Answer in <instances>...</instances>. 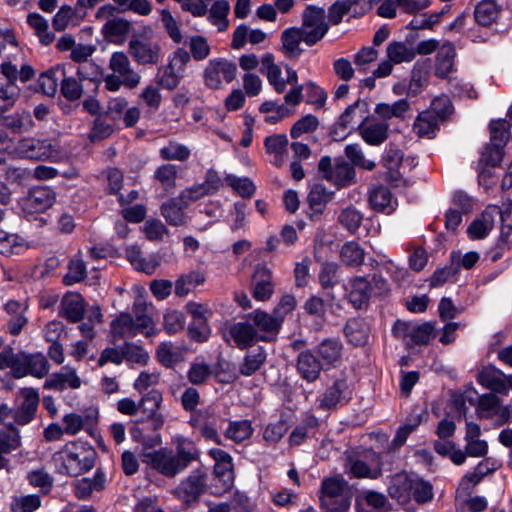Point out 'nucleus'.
<instances>
[{"label":"nucleus","mask_w":512,"mask_h":512,"mask_svg":"<svg viewBox=\"0 0 512 512\" xmlns=\"http://www.w3.org/2000/svg\"><path fill=\"white\" fill-rule=\"evenodd\" d=\"M66 373L55 372L49 375L44 382V389L62 392L68 387L78 389L81 386V379L77 375L75 369L64 366L62 368Z\"/></svg>","instance_id":"21"},{"label":"nucleus","mask_w":512,"mask_h":512,"mask_svg":"<svg viewBox=\"0 0 512 512\" xmlns=\"http://www.w3.org/2000/svg\"><path fill=\"white\" fill-rule=\"evenodd\" d=\"M427 111H433L438 120L446 121L453 114L454 106L451 99L443 94L431 101L430 108Z\"/></svg>","instance_id":"62"},{"label":"nucleus","mask_w":512,"mask_h":512,"mask_svg":"<svg viewBox=\"0 0 512 512\" xmlns=\"http://www.w3.org/2000/svg\"><path fill=\"white\" fill-rule=\"evenodd\" d=\"M61 307L62 312H60V315L70 323H77L84 317V301L80 294L70 298L64 297L61 301Z\"/></svg>","instance_id":"36"},{"label":"nucleus","mask_w":512,"mask_h":512,"mask_svg":"<svg viewBox=\"0 0 512 512\" xmlns=\"http://www.w3.org/2000/svg\"><path fill=\"white\" fill-rule=\"evenodd\" d=\"M368 203L374 212L385 215L393 214L398 207L397 198L384 185H378L369 190Z\"/></svg>","instance_id":"13"},{"label":"nucleus","mask_w":512,"mask_h":512,"mask_svg":"<svg viewBox=\"0 0 512 512\" xmlns=\"http://www.w3.org/2000/svg\"><path fill=\"white\" fill-rule=\"evenodd\" d=\"M505 155L504 147L497 142L486 144L479 159V165L499 167Z\"/></svg>","instance_id":"53"},{"label":"nucleus","mask_w":512,"mask_h":512,"mask_svg":"<svg viewBox=\"0 0 512 512\" xmlns=\"http://www.w3.org/2000/svg\"><path fill=\"white\" fill-rule=\"evenodd\" d=\"M76 75L82 83L87 82V88L91 89L94 94H97L99 86L104 79V70L94 61H90L80 64L77 67Z\"/></svg>","instance_id":"28"},{"label":"nucleus","mask_w":512,"mask_h":512,"mask_svg":"<svg viewBox=\"0 0 512 512\" xmlns=\"http://www.w3.org/2000/svg\"><path fill=\"white\" fill-rule=\"evenodd\" d=\"M364 249L356 241L346 242L340 251L341 260L348 266L357 267L364 261Z\"/></svg>","instance_id":"46"},{"label":"nucleus","mask_w":512,"mask_h":512,"mask_svg":"<svg viewBox=\"0 0 512 512\" xmlns=\"http://www.w3.org/2000/svg\"><path fill=\"white\" fill-rule=\"evenodd\" d=\"M353 398V388L346 378H338L329 385L320 400L319 408L324 411L336 410L348 404Z\"/></svg>","instance_id":"11"},{"label":"nucleus","mask_w":512,"mask_h":512,"mask_svg":"<svg viewBox=\"0 0 512 512\" xmlns=\"http://www.w3.org/2000/svg\"><path fill=\"white\" fill-rule=\"evenodd\" d=\"M439 121L433 111L424 110L414 121V131L419 137L434 139L440 130Z\"/></svg>","instance_id":"32"},{"label":"nucleus","mask_w":512,"mask_h":512,"mask_svg":"<svg viewBox=\"0 0 512 512\" xmlns=\"http://www.w3.org/2000/svg\"><path fill=\"white\" fill-rule=\"evenodd\" d=\"M371 297V282L365 277L357 276L351 281L349 302L355 309H362L369 303Z\"/></svg>","instance_id":"29"},{"label":"nucleus","mask_w":512,"mask_h":512,"mask_svg":"<svg viewBox=\"0 0 512 512\" xmlns=\"http://www.w3.org/2000/svg\"><path fill=\"white\" fill-rule=\"evenodd\" d=\"M346 487L347 482L342 477H326L321 482L319 496L337 498L342 496Z\"/></svg>","instance_id":"52"},{"label":"nucleus","mask_w":512,"mask_h":512,"mask_svg":"<svg viewBox=\"0 0 512 512\" xmlns=\"http://www.w3.org/2000/svg\"><path fill=\"white\" fill-rule=\"evenodd\" d=\"M356 173L354 166L344 159L339 158L335 161L333 182L338 187H344L355 179Z\"/></svg>","instance_id":"49"},{"label":"nucleus","mask_w":512,"mask_h":512,"mask_svg":"<svg viewBox=\"0 0 512 512\" xmlns=\"http://www.w3.org/2000/svg\"><path fill=\"white\" fill-rule=\"evenodd\" d=\"M413 478L407 473H398L394 475L387 488L388 495L396 500L400 505L410 504L412 499Z\"/></svg>","instance_id":"19"},{"label":"nucleus","mask_w":512,"mask_h":512,"mask_svg":"<svg viewBox=\"0 0 512 512\" xmlns=\"http://www.w3.org/2000/svg\"><path fill=\"white\" fill-rule=\"evenodd\" d=\"M387 56L394 64L402 62H411L416 57V52L413 48H408L405 43L393 41L387 46Z\"/></svg>","instance_id":"47"},{"label":"nucleus","mask_w":512,"mask_h":512,"mask_svg":"<svg viewBox=\"0 0 512 512\" xmlns=\"http://www.w3.org/2000/svg\"><path fill=\"white\" fill-rule=\"evenodd\" d=\"M10 412L8 406L2 403V418ZM2 429V455L16 450L21 445V436L19 429L12 423L4 424Z\"/></svg>","instance_id":"33"},{"label":"nucleus","mask_w":512,"mask_h":512,"mask_svg":"<svg viewBox=\"0 0 512 512\" xmlns=\"http://www.w3.org/2000/svg\"><path fill=\"white\" fill-rule=\"evenodd\" d=\"M83 83L73 76H67L66 73L62 76L60 92L65 99L70 102L79 100L83 94Z\"/></svg>","instance_id":"50"},{"label":"nucleus","mask_w":512,"mask_h":512,"mask_svg":"<svg viewBox=\"0 0 512 512\" xmlns=\"http://www.w3.org/2000/svg\"><path fill=\"white\" fill-rule=\"evenodd\" d=\"M249 321L235 322L228 329L235 346L240 350L249 349L261 341L258 339V330Z\"/></svg>","instance_id":"17"},{"label":"nucleus","mask_w":512,"mask_h":512,"mask_svg":"<svg viewBox=\"0 0 512 512\" xmlns=\"http://www.w3.org/2000/svg\"><path fill=\"white\" fill-rule=\"evenodd\" d=\"M35 73V69L29 64L22 65L18 70L17 66L10 61L2 62V76L7 79L6 85H2V100H13L17 97L20 88L16 85V81L19 79L22 83H26L34 78Z\"/></svg>","instance_id":"8"},{"label":"nucleus","mask_w":512,"mask_h":512,"mask_svg":"<svg viewBox=\"0 0 512 512\" xmlns=\"http://www.w3.org/2000/svg\"><path fill=\"white\" fill-rule=\"evenodd\" d=\"M500 9L494 0H483L474 9L475 22L483 27H489L496 22Z\"/></svg>","instance_id":"35"},{"label":"nucleus","mask_w":512,"mask_h":512,"mask_svg":"<svg viewBox=\"0 0 512 512\" xmlns=\"http://www.w3.org/2000/svg\"><path fill=\"white\" fill-rule=\"evenodd\" d=\"M343 333L350 344L361 347L368 342L370 327L364 318L353 317L346 321Z\"/></svg>","instance_id":"23"},{"label":"nucleus","mask_w":512,"mask_h":512,"mask_svg":"<svg viewBox=\"0 0 512 512\" xmlns=\"http://www.w3.org/2000/svg\"><path fill=\"white\" fill-rule=\"evenodd\" d=\"M130 21L124 18H113L108 20L101 29L104 38L112 41L113 37L125 38L132 30Z\"/></svg>","instance_id":"43"},{"label":"nucleus","mask_w":512,"mask_h":512,"mask_svg":"<svg viewBox=\"0 0 512 512\" xmlns=\"http://www.w3.org/2000/svg\"><path fill=\"white\" fill-rule=\"evenodd\" d=\"M267 353L262 346H258L254 350L248 352L242 363L239 365V373L242 376L250 377L254 375L266 362Z\"/></svg>","instance_id":"34"},{"label":"nucleus","mask_w":512,"mask_h":512,"mask_svg":"<svg viewBox=\"0 0 512 512\" xmlns=\"http://www.w3.org/2000/svg\"><path fill=\"white\" fill-rule=\"evenodd\" d=\"M26 358L28 354L22 351L14 353L13 348L7 345L2 349V368H10L12 375L17 379L25 377L27 376Z\"/></svg>","instance_id":"30"},{"label":"nucleus","mask_w":512,"mask_h":512,"mask_svg":"<svg viewBox=\"0 0 512 512\" xmlns=\"http://www.w3.org/2000/svg\"><path fill=\"white\" fill-rule=\"evenodd\" d=\"M68 272L63 276L62 283L65 286H72L84 281L87 277L86 264L78 255L68 262Z\"/></svg>","instance_id":"42"},{"label":"nucleus","mask_w":512,"mask_h":512,"mask_svg":"<svg viewBox=\"0 0 512 512\" xmlns=\"http://www.w3.org/2000/svg\"><path fill=\"white\" fill-rule=\"evenodd\" d=\"M297 370L304 380L312 383L320 377L321 371L325 370V366L315 352L305 350L300 352L297 357Z\"/></svg>","instance_id":"18"},{"label":"nucleus","mask_w":512,"mask_h":512,"mask_svg":"<svg viewBox=\"0 0 512 512\" xmlns=\"http://www.w3.org/2000/svg\"><path fill=\"white\" fill-rule=\"evenodd\" d=\"M156 359L165 368L171 369L182 361V353L171 342H161L156 349Z\"/></svg>","instance_id":"40"},{"label":"nucleus","mask_w":512,"mask_h":512,"mask_svg":"<svg viewBox=\"0 0 512 512\" xmlns=\"http://www.w3.org/2000/svg\"><path fill=\"white\" fill-rule=\"evenodd\" d=\"M236 74L235 62L222 57L212 58L203 71V83L210 90H219L222 88L221 75L226 83H231Z\"/></svg>","instance_id":"6"},{"label":"nucleus","mask_w":512,"mask_h":512,"mask_svg":"<svg viewBox=\"0 0 512 512\" xmlns=\"http://www.w3.org/2000/svg\"><path fill=\"white\" fill-rule=\"evenodd\" d=\"M191 155L189 148L176 141H169L166 146L159 150V156L162 160L171 161H187Z\"/></svg>","instance_id":"48"},{"label":"nucleus","mask_w":512,"mask_h":512,"mask_svg":"<svg viewBox=\"0 0 512 512\" xmlns=\"http://www.w3.org/2000/svg\"><path fill=\"white\" fill-rule=\"evenodd\" d=\"M362 220V214L352 205L343 209L338 216V222L351 234H354L358 231Z\"/></svg>","instance_id":"56"},{"label":"nucleus","mask_w":512,"mask_h":512,"mask_svg":"<svg viewBox=\"0 0 512 512\" xmlns=\"http://www.w3.org/2000/svg\"><path fill=\"white\" fill-rule=\"evenodd\" d=\"M151 32V26H144L143 31L133 34L128 43V52L138 65H156L160 61L161 46L157 42L140 39Z\"/></svg>","instance_id":"5"},{"label":"nucleus","mask_w":512,"mask_h":512,"mask_svg":"<svg viewBox=\"0 0 512 512\" xmlns=\"http://www.w3.org/2000/svg\"><path fill=\"white\" fill-rule=\"evenodd\" d=\"M211 336V328L207 319L191 320L187 327V337L191 342L205 343Z\"/></svg>","instance_id":"51"},{"label":"nucleus","mask_w":512,"mask_h":512,"mask_svg":"<svg viewBox=\"0 0 512 512\" xmlns=\"http://www.w3.org/2000/svg\"><path fill=\"white\" fill-rule=\"evenodd\" d=\"M428 74L429 69L427 66L420 64L419 62L414 64L408 86L409 96H417L422 91L425 82L427 81Z\"/></svg>","instance_id":"54"},{"label":"nucleus","mask_w":512,"mask_h":512,"mask_svg":"<svg viewBox=\"0 0 512 512\" xmlns=\"http://www.w3.org/2000/svg\"><path fill=\"white\" fill-rule=\"evenodd\" d=\"M225 180L227 185L244 199H250L255 194L256 186L248 177L239 178L235 175H227Z\"/></svg>","instance_id":"55"},{"label":"nucleus","mask_w":512,"mask_h":512,"mask_svg":"<svg viewBox=\"0 0 512 512\" xmlns=\"http://www.w3.org/2000/svg\"><path fill=\"white\" fill-rule=\"evenodd\" d=\"M281 46L280 51L288 59H298L303 49L300 47L303 42L301 35V28L299 27H288L284 29L280 36Z\"/></svg>","instance_id":"24"},{"label":"nucleus","mask_w":512,"mask_h":512,"mask_svg":"<svg viewBox=\"0 0 512 512\" xmlns=\"http://www.w3.org/2000/svg\"><path fill=\"white\" fill-rule=\"evenodd\" d=\"M303 85L306 103L314 105L317 109L323 108L327 100L326 91L312 80H308Z\"/></svg>","instance_id":"60"},{"label":"nucleus","mask_w":512,"mask_h":512,"mask_svg":"<svg viewBox=\"0 0 512 512\" xmlns=\"http://www.w3.org/2000/svg\"><path fill=\"white\" fill-rule=\"evenodd\" d=\"M229 12L230 4L227 0H216L209 10L208 20L211 24L218 26L219 32H224L229 25L227 18Z\"/></svg>","instance_id":"38"},{"label":"nucleus","mask_w":512,"mask_h":512,"mask_svg":"<svg viewBox=\"0 0 512 512\" xmlns=\"http://www.w3.org/2000/svg\"><path fill=\"white\" fill-rule=\"evenodd\" d=\"M4 144L5 137L2 134V151L10 152V147ZM11 152L19 158L36 161H55L60 156L59 145L37 138L20 139Z\"/></svg>","instance_id":"3"},{"label":"nucleus","mask_w":512,"mask_h":512,"mask_svg":"<svg viewBox=\"0 0 512 512\" xmlns=\"http://www.w3.org/2000/svg\"><path fill=\"white\" fill-rule=\"evenodd\" d=\"M25 370L27 371V375L43 378L49 372V362L41 353L28 354Z\"/></svg>","instance_id":"57"},{"label":"nucleus","mask_w":512,"mask_h":512,"mask_svg":"<svg viewBox=\"0 0 512 512\" xmlns=\"http://www.w3.org/2000/svg\"><path fill=\"white\" fill-rule=\"evenodd\" d=\"M29 248V243L18 234L6 233L2 236V256L10 257L12 255H20Z\"/></svg>","instance_id":"44"},{"label":"nucleus","mask_w":512,"mask_h":512,"mask_svg":"<svg viewBox=\"0 0 512 512\" xmlns=\"http://www.w3.org/2000/svg\"><path fill=\"white\" fill-rule=\"evenodd\" d=\"M289 426L283 418L277 422L267 424L263 431V439L269 444H277L288 432Z\"/></svg>","instance_id":"63"},{"label":"nucleus","mask_w":512,"mask_h":512,"mask_svg":"<svg viewBox=\"0 0 512 512\" xmlns=\"http://www.w3.org/2000/svg\"><path fill=\"white\" fill-rule=\"evenodd\" d=\"M434 324L432 322H424L422 324H414L411 336L409 339V345L423 346L427 345L434 334Z\"/></svg>","instance_id":"58"},{"label":"nucleus","mask_w":512,"mask_h":512,"mask_svg":"<svg viewBox=\"0 0 512 512\" xmlns=\"http://www.w3.org/2000/svg\"><path fill=\"white\" fill-rule=\"evenodd\" d=\"M97 458L95 448L88 441H71L53 454V460L59 464L57 473L77 477L90 471Z\"/></svg>","instance_id":"2"},{"label":"nucleus","mask_w":512,"mask_h":512,"mask_svg":"<svg viewBox=\"0 0 512 512\" xmlns=\"http://www.w3.org/2000/svg\"><path fill=\"white\" fill-rule=\"evenodd\" d=\"M455 45L447 41L442 45L436 56L435 76L440 79H448L449 75L455 70L454 60L456 57Z\"/></svg>","instance_id":"25"},{"label":"nucleus","mask_w":512,"mask_h":512,"mask_svg":"<svg viewBox=\"0 0 512 512\" xmlns=\"http://www.w3.org/2000/svg\"><path fill=\"white\" fill-rule=\"evenodd\" d=\"M126 256L129 262L139 271L151 274L159 262L155 258L146 259L142 257L141 248L137 245H131L126 248Z\"/></svg>","instance_id":"39"},{"label":"nucleus","mask_w":512,"mask_h":512,"mask_svg":"<svg viewBox=\"0 0 512 512\" xmlns=\"http://www.w3.org/2000/svg\"><path fill=\"white\" fill-rule=\"evenodd\" d=\"M175 449L160 447L153 451L142 452V462L157 473L174 478L184 472L193 462L200 461L201 451L195 442L178 435L174 440Z\"/></svg>","instance_id":"1"},{"label":"nucleus","mask_w":512,"mask_h":512,"mask_svg":"<svg viewBox=\"0 0 512 512\" xmlns=\"http://www.w3.org/2000/svg\"><path fill=\"white\" fill-rule=\"evenodd\" d=\"M334 192L328 191L321 183L314 184L307 196L309 208L312 211L309 214L311 220H318L323 214L326 204L334 198Z\"/></svg>","instance_id":"22"},{"label":"nucleus","mask_w":512,"mask_h":512,"mask_svg":"<svg viewBox=\"0 0 512 512\" xmlns=\"http://www.w3.org/2000/svg\"><path fill=\"white\" fill-rule=\"evenodd\" d=\"M211 376L212 368L205 362H193L187 371V379L193 385H203Z\"/></svg>","instance_id":"59"},{"label":"nucleus","mask_w":512,"mask_h":512,"mask_svg":"<svg viewBox=\"0 0 512 512\" xmlns=\"http://www.w3.org/2000/svg\"><path fill=\"white\" fill-rule=\"evenodd\" d=\"M253 432L254 428L250 420L230 421L225 431V437L235 443H241L249 439Z\"/></svg>","instance_id":"41"},{"label":"nucleus","mask_w":512,"mask_h":512,"mask_svg":"<svg viewBox=\"0 0 512 512\" xmlns=\"http://www.w3.org/2000/svg\"><path fill=\"white\" fill-rule=\"evenodd\" d=\"M403 157V151L399 149L395 144L389 143L385 147L384 153L382 155V164L389 171L396 172L399 170L402 164Z\"/></svg>","instance_id":"64"},{"label":"nucleus","mask_w":512,"mask_h":512,"mask_svg":"<svg viewBox=\"0 0 512 512\" xmlns=\"http://www.w3.org/2000/svg\"><path fill=\"white\" fill-rule=\"evenodd\" d=\"M456 252H451V263L437 268L430 277V287L436 288L444 285L450 278L459 274V264H455Z\"/></svg>","instance_id":"45"},{"label":"nucleus","mask_w":512,"mask_h":512,"mask_svg":"<svg viewBox=\"0 0 512 512\" xmlns=\"http://www.w3.org/2000/svg\"><path fill=\"white\" fill-rule=\"evenodd\" d=\"M65 74V65L57 64L48 70L42 72L37 80L35 91L41 92L46 96L53 97L58 89L60 78Z\"/></svg>","instance_id":"26"},{"label":"nucleus","mask_w":512,"mask_h":512,"mask_svg":"<svg viewBox=\"0 0 512 512\" xmlns=\"http://www.w3.org/2000/svg\"><path fill=\"white\" fill-rule=\"evenodd\" d=\"M245 317L252 321V325L258 330V339L261 342L276 341L283 325L281 317H278L274 312L269 314L260 309L248 313Z\"/></svg>","instance_id":"9"},{"label":"nucleus","mask_w":512,"mask_h":512,"mask_svg":"<svg viewBox=\"0 0 512 512\" xmlns=\"http://www.w3.org/2000/svg\"><path fill=\"white\" fill-rule=\"evenodd\" d=\"M368 117L360 121L354 128L361 136L362 140L370 146H380L389 137L390 126L386 121L367 124Z\"/></svg>","instance_id":"16"},{"label":"nucleus","mask_w":512,"mask_h":512,"mask_svg":"<svg viewBox=\"0 0 512 512\" xmlns=\"http://www.w3.org/2000/svg\"><path fill=\"white\" fill-rule=\"evenodd\" d=\"M187 207V202H182L177 196L164 202L160 207V212L167 224L178 227L186 223L185 209Z\"/></svg>","instance_id":"27"},{"label":"nucleus","mask_w":512,"mask_h":512,"mask_svg":"<svg viewBox=\"0 0 512 512\" xmlns=\"http://www.w3.org/2000/svg\"><path fill=\"white\" fill-rule=\"evenodd\" d=\"M342 349L343 346L339 339L327 338L319 343L315 353L325 366V370H329L337 367L340 363Z\"/></svg>","instance_id":"20"},{"label":"nucleus","mask_w":512,"mask_h":512,"mask_svg":"<svg viewBox=\"0 0 512 512\" xmlns=\"http://www.w3.org/2000/svg\"><path fill=\"white\" fill-rule=\"evenodd\" d=\"M506 374L496 366L489 364L483 366L476 375V381L482 387L504 396L508 395V386L504 378Z\"/></svg>","instance_id":"15"},{"label":"nucleus","mask_w":512,"mask_h":512,"mask_svg":"<svg viewBox=\"0 0 512 512\" xmlns=\"http://www.w3.org/2000/svg\"><path fill=\"white\" fill-rule=\"evenodd\" d=\"M57 194L49 186H34L23 196L15 197L18 206L26 215L45 213L56 202Z\"/></svg>","instance_id":"4"},{"label":"nucleus","mask_w":512,"mask_h":512,"mask_svg":"<svg viewBox=\"0 0 512 512\" xmlns=\"http://www.w3.org/2000/svg\"><path fill=\"white\" fill-rule=\"evenodd\" d=\"M319 120L315 115L307 114L298 119L290 129L292 139H297L305 133H312L317 130Z\"/></svg>","instance_id":"61"},{"label":"nucleus","mask_w":512,"mask_h":512,"mask_svg":"<svg viewBox=\"0 0 512 512\" xmlns=\"http://www.w3.org/2000/svg\"><path fill=\"white\" fill-rule=\"evenodd\" d=\"M33 125V119L29 111L21 110L10 115H4V109L2 108V127L9 129L12 133L27 132Z\"/></svg>","instance_id":"31"},{"label":"nucleus","mask_w":512,"mask_h":512,"mask_svg":"<svg viewBox=\"0 0 512 512\" xmlns=\"http://www.w3.org/2000/svg\"><path fill=\"white\" fill-rule=\"evenodd\" d=\"M5 181L2 182V205H7L14 195L23 196L29 187L33 175L27 168L7 166L4 169Z\"/></svg>","instance_id":"7"},{"label":"nucleus","mask_w":512,"mask_h":512,"mask_svg":"<svg viewBox=\"0 0 512 512\" xmlns=\"http://www.w3.org/2000/svg\"><path fill=\"white\" fill-rule=\"evenodd\" d=\"M252 296L257 301H267L274 293L272 271L266 264L259 263L255 266L252 277Z\"/></svg>","instance_id":"12"},{"label":"nucleus","mask_w":512,"mask_h":512,"mask_svg":"<svg viewBox=\"0 0 512 512\" xmlns=\"http://www.w3.org/2000/svg\"><path fill=\"white\" fill-rule=\"evenodd\" d=\"M206 481L207 469L201 464L180 482L177 487L179 497H181L186 504L197 502L200 496L205 492Z\"/></svg>","instance_id":"10"},{"label":"nucleus","mask_w":512,"mask_h":512,"mask_svg":"<svg viewBox=\"0 0 512 512\" xmlns=\"http://www.w3.org/2000/svg\"><path fill=\"white\" fill-rule=\"evenodd\" d=\"M134 313H135L134 329L137 332H140L147 337L156 336L158 334V330L155 328L153 319L146 314L145 303L135 301L134 302Z\"/></svg>","instance_id":"37"},{"label":"nucleus","mask_w":512,"mask_h":512,"mask_svg":"<svg viewBox=\"0 0 512 512\" xmlns=\"http://www.w3.org/2000/svg\"><path fill=\"white\" fill-rule=\"evenodd\" d=\"M320 427V419L310 411L302 415L301 421L291 431L288 443L291 447L301 446L308 438H314Z\"/></svg>","instance_id":"14"}]
</instances>
